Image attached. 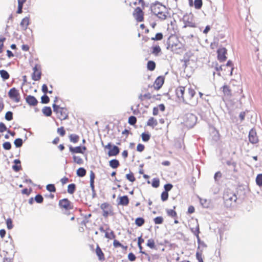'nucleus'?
I'll return each instance as SVG.
<instances>
[{
	"label": "nucleus",
	"mask_w": 262,
	"mask_h": 262,
	"mask_svg": "<svg viewBox=\"0 0 262 262\" xmlns=\"http://www.w3.org/2000/svg\"><path fill=\"white\" fill-rule=\"evenodd\" d=\"M73 161L74 162L79 165L83 164V161L81 157L76 156H73Z\"/></svg>",
	"instance_id": "nucleus-47"
},
{
	"label": "nucleus",
	"mask_w": 262,
	"mask_h": 262,
	"mask_svg": "<svg viewBox=\"0 0 262 262\" xmlns=\"http://www.w3.org/2000/svg\"><path fill=\"white\" fill-rule=\"evenodd\" d=\"M196 120V117L194 114L188 113L183 118V123L187 127H192L195 125Z\"/></svg>",
	"instance_id": "nucleus-7"
},
{
	"label": "nucleus",
	"mask_w": 262,
	"mask_h": 262,
	"mask_svg": "<svg viewBox=\"0 0 262 262\" xmlns=\"http://www.w3.org/2000/svg\"><path fill=\"white\" fill-rule=\"evenodd\" d=\"M145 5L138 6L134 8L133 12V16L137 22H142L144 19V13L143 10L145 9Z\"/></svg>",
	"instance_id": "nucleus-6"
},
{
	"label": "nucleus",
	"mask_w": 262,
	"mask_h": 262,
	"mask_svg": "<svg viewBox=\"0 0 262 262\" xmlns=\"http://www.w3.org/2000/svg\"><path fill=\"white\" fill-rule=\"evenodd\" d=\"M167 49L177 54L185 50V46L181 42L179 37L175 35H171L167 39Z\"/></svg>",
	"instance_id": "nucleus-2"
},
{
	"label": "nucleus",
	"mask_w": 262,
	"mask_h": 262,
	"mask_svg": "<svg viewBox=\"0 0 262 262\" xmlns=\"http://www.w3.org/2000/svg\"><path fill=\"white\" fill-rule=\"evenodd\" d=\"M58 206L61 210L69 211L73 209V203L67 198L61 199L58 202Z\"/></svg>",
	"instance_id": "nucleus-8"
},
{
	"label": "nucleus",
	"mask_w": 262,
	"mask_h": 262,
	"mask_svg": "<svg viewBox=\"0 0 262 262\" xmlns=\"http://www.w3.org/2000/svg\"><path fill=\"white\" fill-rule=\"evenodd\" d=\"M147 68L150 71H154L156 68V63L152 60L148 61L147 64Z\"/></svg>",
	"instance_id": "nucleus-40"
},
{
	"label": "nucleus",
	"mask_w": 262,
	"mask_h": 262,
	"mask_svg": "<svg viewBox=\"0 0 262 262\" xmlns=\"http://www.w3.org/2000/svg\"><path fill=\"white\" fill-rule=\"evenodd\" d=\"M164 77L163 76H158L154 83V87L155 90H159L163 85L164 82Z\"/></svg>",
	"instance_id": "nucleus-18"
},
{
	"label": "nucleus",
	"mask_w": 262,
	"mask_h": 262,
	"mask_svg": "<svg viewBox=\"0 0 262 262\" xmlns=\"http://www.w3.org/2000/svg\"><path fill=\"white\" fill-rule=\"evenodd\" d=\"M161 52V49L160 46H156L152 47L151 53L155 56H158Z\"/></svg>",
	"instance_id": "nucleus-37"
},
{
	"label": "nucleus",
	"mask_w": 262,
	"mask_h": 262,
	"mask_svg": "<svg viewBox=\"0 0 262 262\" xmlns=\"http://www.w3.org/2000/svg\"><path fill=\"white\" fill-rule=\"evenodd\" d=\"M163 35L162 33H158L156 34L155 36L151 38L152 40H161L163 39Z\"/></svg>",
	"instance_id": "nucleus-52"
},
{
	"label": "nucleus",
	"mask_w": 262,
	"mask_h": 262,
	"mask_svg": "<svg viewBox=\"0 0 262 262\" xmlns=\"http://www.w3.org/2000/svg\"><path fill=\"white\" fill-rule=\"evenodd\" d=\"M23 140L20 138H17L15 140L14 143L16 147H21L23 145Z\"/></svg>",
	"instance_id": "nucleus-56"
},
{
	"label": "nucleus",
	"mask_w": 262,
	"mask_h": 262,
	"mask_svg": "<svg viewBox=\"0 0 262 262\" xmlns=\"http://www.w3.org/2000/svg\"><path fill=\"white\" fill-rule=\"evenodd\" d=\"M118 204L122 206H127L129 204V199L127 195H124L119 198Z\"/></svg>",
	"instance_id": "nucleus-26"
},
{
	"label": "nucleus",
	"mask_w": 262,
	"mask_h": 262,
	"mask_svg": "<svg viewBox=\"0 0 262 262\" xmlns=\"http://www.w3.org/2000/svg\"><path fill=\"white\" fill-rule=\"evenodd\" d=\"M57 132L61 137H63L66 135V131L63 126L58 128Z\"/></svg>",
	"instance_id": "nucleus-55"
},
{
	"label": "nucleus",
	"mask_w": 262,
	"mask_h": 262,
	"mask_svg": "<svg viewBox=\"0 0 262 262\" xmlns=\"http://www.w3.org/2000/svg\"><path fill=\"white\" fill-rule=\"evenodd\" d=\"M27 103L30 106H36L38 103L37 100L35 97L31 95H28L26 97Z\"/></svg>",
	"instance_id": "nucleus-22"
},
{
	"label": "nucleus",
	"mask_w": 262,
	"mask_h": 262,
	"mask_svg": "<svg viewBox=\"0 0 262 262\" xmlns=\"http://www.w3.org/2000/svg\"><path fill=\"white\" fill-rule=\"evenodd\" d=\"M100 208L102 210V215L104 217H107L108 215H113V207L107 202L101 204Z\"/></svg>",
	"instance_id": "nucleus-11"
},
{
	"label": "nucleus",
	"mask_w": 262,
	"mask_h": 262,
	"mask_svg": "<svg viewBox=\"0 0 262 262\" xmlns=\"http://www.w3.org/2000/svg\"><path fill=\"white\" fill-rule=\"evenodd\" d=\"M125 177L129 182H134L136 181V178L134 176V173L132 172H130L125 175Z\"/></svg>",
	"instance_id": "nucleus-43"
},
{
	"label": "nucleus",
	"mask_w": 262,
	"mask_h": 262,
	"mask_svg": "<svg viewBox=\"0 0 262 262\" xmlns=\"http://www.w3.org/2000/svg\"><path fill=\"white\" fill-rule=\"evenodd\" d=\"M15 165L13 166V169L15 171H18L21 169L20 161L19 160L16 159L14 160Z\"/></svg>",
	"instance_id": "nucleus-38"
},
{
	"label": "nucleus",
	"mask_w": 262,
	"mask_h": 262,
	"mask_svg": "<svg viewBox=\"0 0 262 262\" xmlns=\"http://www.w3.org/2000/svg\"><path fill=\"white\" fill-rule=\"evenodd\" d=\"M126 5L131 8H135L138 6L145 5L144 0H124Z\"/></svg>",
	"instance_id": "nucleus-16"
},
{
	"label": "nucleus",
	"mask_w": 262,
	"mask_h": 262,
	"mask_svg": "<svg viewBox=\"0 0 262 262\" xmlns=\"http://www.w3.org/2000/svg\"><path fill=\"white\" fill-rule=\"evenodd\" d=\"M30 23L29 17H25L24 18L20 24V27L23 30H26Z\"/></svg>",
	"instance_id": "nucleus-25"
},
{
	"label": "nucleus",
	"mask_w": 262,
	"mask_h": 262,
	"mask_svg": "<svg viewBox=\"0 0 262 262\" xmlns=\"http://www.w3.org/2000/svg\"><path fill=\"white\" fill-rule=\"evenodd\" d=\"M3 148L6 150H9L11 148V144L9 142H6L3 144Z\"/></svg>",
	"instance_id": "nucleus-63"
},
{
	"label": "nucleus",
	"mask_w": 262,
	"mask_h": 262,
	"mask_svg": "<svg viewBox=\"0 0 262 262\" xmlns=\"http://www.w3.org/2000/svg\"><path fill=\"white\" fill-rule=\"evenodd\" d=\"M141 138L144 142H147L150 138V135L148 133H143L141 134Z\"/></svg>",
	"instance_id": "nucleus-45"
},
{
	"label": "nucleus",
	"mask_w": 262,
	"mask_h": 262,
	"mask_svg": "<svg viewBox=\"0 0 262 262\" xmlns=\"http://www.w3.org/2000/svg\"><path fill=\"white\" fill-rule=\"evenodd\" d=\"M158 125V121L154 117H150L146 122V125L154 127Z\"/></svg>",
	"instance_id": "nucleus-30"
},
{
	"label": "nucleus",
	"mask_w": 262,
	"mask_h": 262,
	"mask_svg": "<svg viewBox=\"0 0 262 262\" xmlns=\"http://www.w3.org/2000/svg\"><path fill=\"white\" fill-rule=\"evenodd\" d=\"M69 150L72 153H80L83 154L84 151L86 150V148L85 146H76L73 147L71 146L69 147Z\"/></svg>",
	"instance_id": "nucleus-20"
},
{
	"label": "nucleus",
	"mask_w": 262,
	"mask_h": 262,
	"mask_svg": "<svg viewBox=\"0 0 262 262\" xmlns=\"http://www.w3.org/2000/svg\"><path fill=\"white\" fill-rule=\"evenodd\" d=\"M248 116L251 117L250 121L252 123H255L256 121L257 114L253 111L248 112Z\"/></svg>",
	"instance_id": "nucleus-36"
},
{
	"label": "nucleus",
	"mask_w": 262,
	"mask_h": 262,
	"mask_svg": "<svg viewBox=\"0 0 262 262\" xmlns=\"http://www.w3.org/2000/svg\"><path fill=\"white\" fill-rule=\"evenodd\" d=\"M236 196L231 191L226 190L224 192L223 199L225 204L227 206H230L233 201H235Z\"/></svg>",
	"instance_id": "nucleus-10"
},
{
	"label": "nucleus",
	"mask_w": 262,
	"mask_h": 262,
	"mask_svg": "<svg viewBox=\"0 0 262 262\" xmlns=\"http://www.w3.org/2000/svg\"><path fill=\"white\" fill-rule=\"evenodd\" d=\"M151 185L154 188H158L160 186V180L159 178H154L152 180Z\"/></svg>",
	"instance_id": "nucleus-46"
},
{
	"label": "nucleus",
	"mask_w": 262,
	"mask_h": 262,
	"mask_svg": "<svg viewBox=\"0 0 262 262\" xmlns=\"http://www.w3.org/2000/svg\"><path fill=\"white\" fill-rule=\"evenodd\" d=\"M76 190V185L74 183L70 184L68 186V192L69 194H72Z\"/></svg>",
	"instance_id": "nucleus-39"
},
{
	"label": "nucleus",
	"mask_w": 262,
	"mask_h": 262,
	"mask_svg": "<svg viewBox=\"0 0 262 262\" xmlns=\"http://www.w3.org/2000/svg\"><path fill=\"white\" fill-rule=\"evenodd\" d=\"M6 224L9 229H11L13 228V223L11 219L9 218L6 220Z\"/></svg>",
	"instance_id": "nucleus-62"
},
{
	"label": "nucleus",
	"mask_w": 262,
	"mask_h": 262,
	"mask_svg": "<svg viewBox=\"0 0 262 262\" xmlns=\"http://www.w3.org/2000/svg\"><path fill=\"white\" fill-rule=\"evenodd\" d=\"M145 223V220L143 217H137L135 220V224L138 226L141 227Z\"/></svg>",
	"instance_id": "nucleus-42"
},
{
	"label": "nucleus",
	"mask_w": 262,
	"mask_h": 262,
	"mask_svg": "<svg viewBox=\"0 0 262 262\" xmlns=\"http://www.w3.org/2000/svg\"><path fill=\"white\" fill-rule=\"evenodd\" d=\"M5 118L8 121H11L13 119V113L11 112H7L5 114Z\"/></svg>",
	"instance_id": "nucleus-58"
},
{
	"label": "nucleus",
	"mask_w": 262,
	"mask_h": 262,
	"mask_svg": "<svg viewBox=\"0 0 262 262\" xmlns=\"http://www.w3.org/2000/svg\"><path fill=\"white\" fill-rule=\"evenodd\" d=\"M145 149V146L141 143L137 145V150L139 152H142Z\"/></svg>",
	"instance_id": "nucleus-64"
},
{
	"label": "nucleus",
	"mask_w": 262,
	"mask_h": 262,
	"mask_svg": "<svg viewBox=\"0 0 262 262\" xmlns=\"http://www.w3.org/2000/svg\"><path fill=\"white\" fill-rule=\"evenodd\" d=\"M176 207L175 206H174L172 209H166L165 211L167 215L172 219L176 218L177 215H178V213L176 210Z\"/></svg>",
	"instance_id": "nucleus-23"
},
{
	"label": "nucleus",
	"mask_w": 262,
	"mask_h": 262,
	"mask_svg": "<svg viewBox=\"0 0 262 262\" xmlns=\"http://www.w3.org/2000/svg\"><path fill=\"white\" fill-rule=\"evenodd\" d=\"M41 76V66L36 64L33 68V73L32 74V79L34 81H38L40 79Z\"/></svg>",
	"instance_id": "nucleus-13"
},
{
	"label": "nucleus",
	"mask_w": 262,
	"mask_h": 262,
	"mask_svg": "<svg viewBox=\"0 0 262 262\" xmlns=\"http://www.w3.org/2000/svg\"><path fill=\"white\" fill-rule=\"evenodd\" d=\"M49 102H50V99H49V97L47 95H45L41 97V102L42 103L47 104V103H48Z\"/></svg>",
	"instance_id": "nucleus-57"
},
{
	"label": "nucleus",
	"mask_w": 262,
	"mask_h": 262,
	"mask_svg": "<svg viewBox=\"0 0 262 262\" xmlns=\"http://www.w3.org/2000/svg\"><path fill=\"white\" fill-rule=\"evenodd\" d=\"M164 220L162 216H157L154 219L155 224H161L163 223Z\"/></svg>",
	"instance_id": "nucleus-53"
},
{
	"label": "nucleus",
	"mask_w": 262,
	"mask_h": 262,
	"mask_svg": "<svg viewBox=\"0 0 262 262\" xmlns=\"http://www.w3.org/2000/svg\"><path fill=\"white\" fill-rule=\"evenodd\" d=\"M151 12L161 20H164L170 17L168 8L159 2H156L151 5Z\"/></svg>",
	"instance_id": "nucleus-3"
},
{
	"label": "nucleus",
	"mask_w": 262,
	"mask_h": 262,
	"mask_svg": "<svg viewBox=\"0 0 262 262\" xmlns=\"http://www.w3.org/2000/svg\"><path fill=\"white\" fill-rule=\"evenodd\" d=\"M0 75L4 81L8 80L10 78L9 74L5 70H0Z\"/></svg>",
	"instance_id": "nucleus-32"
},
{
	"label": "nucleus",
	"mask_w": 262,
	"mask_h": 262,
	"mask_svg": "<svg viewBox=\"0 0 262 262\" xmlns=\"http://www.w3.org/2000/svg\"><path fill=\"white\" fill-rule=\"evenodd\" d=\"M43 114L47 117L51 116L52 115V110L49 106H45L42 108Z\"/></svg>",
	"instance_id": "nucleus-35"
},
{
	"label": "nucleus",
	"mask_w": 262,
	"mask_h": 262,
	"mask_svg": "<svg viewBox=\"0 0 262 262\" xmlns=\"http://www.w3.org/2000/svg\"><path fill=\"white\" fill-rule=\"evenodd\" d=\"M53 108L54 112L59 119L62 121L68 119L69 112L67 108L61 107L58 105L53 104Z\"/></svg>",
	"instance_id": "nucleus-5"
},
{
	"label": "nucleus",
	"mask_w": 262,
	"mask_h": 262,
	"mask_svg": "<svg viewBox=\"0 0 262 262\" xmlns=\"http://www.w3.org/2000/svg\"><path fill=\"white\" fill-rule=\"evenodd\" d=\"M169 197L168 192L163 191L161 194V200L163 202L167 201Z\"/></svg>",
	"instance_id": "nucleus-49"
},
{
	"label": "nucleus",
	"mask_w": 262,
	"mask_h": 262,
	"mask_svg": "<svg viewBox=\"0 0 262 262\" xmlns=\"http://www.w3.org/2000/svg\"><path fill=\"white\" fill-rule=\"evenodd\" d=\"M189 226L191 232L198 237L199 238L200 229L199 224L197 220H192L189 222Z\"/></svg>",
	"instance_id": "nucleus-12"
},
{
	"label": "nucleus",
	"mask_w": 262,
	"mask_h": 262,
	"mask_svg": "<svg viewBox=\"0 0 262 262\" xmlns=\"http://www.w3.org/2000/svg\"><path fill=\"white\" fill-rule=\"evenodd\" d=\"M256 182L259 186H262V174H258L256 178Z\"/></svg>",
	"instance_id": "nucleus-54"
},
{
	"label": "nucleus",
	"mask_w": 262,
	"mask_h": 262,
	"mask_svg": "<svg viewBox=\"0 0 262 262\" xmlns=\"http://www.w3.org/2000/svg\"><path fill=\"white\" fill-rule=\"evenodd\" d=\"M105 237L109 239H114L116 237V235L113 230L108 228L105 232Z\"/></svg>",
	"instance_id": "nucleus-28"
},
{
	"label": "nucleus",
	"mask_w": 262,
	"mask_h": 262,
	"mask_svg": "<svg viewBox=\"0 0 262 262\" xmlns=\"http://www.w3.org/2000/svg\"><path fill=\"white\" fill-rule=\"evenodd\" d=\"M217 59L221 61H225L227 59L226 54L227 53V50L225 48H221L217 50Z\"/></svg>",
	"instance_id": "nucleus-17"
},
{
	"label": "nucleus",
	"mask_w": 262,
	"mask_h": 262,
	"mask_svg": "<svg viewBox=\"0 0 262 262\" xmlns=\"http://www.w3.org/2000/svg\"><path fill=\"white\" fill-rule=\"evenodd\" d=\"M128 122L130 125H134L137 122V118L134 116L129 117Z\"/></svg>",
	"instance_id": "nucleus-51"
},
{
	"label": "nucleus",
	"mask_w": 262,
	"mask_h": 262,
	"mask_svg": "<svg viewBox=\"0 0 262 262\" xmlns=\"http://www.w3.org/2000/svg\"><path fill=\"white\" fill-rule=\"evenodd\" d=\"M8 95L12 101L15 103H18L21 99L19 90L15 88L10 89L8 93Z\"/></svg>",
	"instance_id": "nucleus-9"
},
{
	"label": "nucleus",
	"mask_w": 262,
	"mask_h": 262,
	"mask_svg": "<svg viewBox=\"0 0 262 262\" xmlns=\"http://www.w3.org/2000/svg\"><path fill=\"white\" fill-rule=\"evenodd\" d=\"M249 142L252 144H255L258 142V139L257 134L255 130L252 129L249 133Z\"/></svg>",
	"instance_id": "nucleus-19"
},
{
	"label": "nucleus",
	"mask_w": 262,
	"mask_h": 262,
	"mask_svg": "<svg viewBox=\"0 0 262 262\" xmlns=\"http://www.w3.org/2000/svg\"><path fill=\"white\" fill-rule=\"evenodd\" d=\"M176 94L179 99L186 104L191 106L198 104V98L195 97L196 92L191 86L187 89L186 86H179L176 89Z\"/></svg>",
	"instance_id": "nucleus-1"
},
{
	"label": "nucleus",
	"mask_w": 262,
	"mask_h": 262,
	"mask_svg": "<svg viewBox=\"0 0 262 262\" xmlns=\"http://www.w3.org/2000/svg\"><path fill=\"white\" fill-rule=\"evenodd\" d=\"M212 67L218 72L219 76H231L233 70V64L231 61L229 60L226 64L219 66L217 62L212 63Z\"/></svg>",
	"instance_id": "nucleus-4"
},
{
	"label": "nucleus",
	"mask_w": 262,
	"mask_h": 262,
	"mask_svg": "<svg viewBox=\"0 0 262 262\" xmlns=\"http://www.w3.org/2000/svg\"><path fill=\"white\" fill-rule=\"evenodd\" d=\"M104 147L105 149H109L107 154L110 157L116 156L120 152L119 148L116 145H112L111 143H108Z\"/></svg>",
	"instance_id": "nucleus-14"
},
{
	"label": "nucleus",
	"mask_w": 262,
	"mask_h": 262,
	"mask_svg": "<svg viewBox=\"0 0 262 262\" xmlns=\"http://www.w3.org/2000/svg\"><path fill=\"white\" fill-rule=\"evenodd\" d=\"M173 188V185L171 184H166L164 186V191L168 192Z\"/></svg>",
	"instance_id": "nucleus-60"
},
{
	"label": "nucleus",
	"mask_w": 262,
	"mask_h": 262,
	"mask_svg": "<svg viewBox=\"0 0 262 262\" xmlns=\"http://www.w3.org/2000/svg\"><path fill=\"white\" fill-rule=\"evenodd\" d=\"M24 4H23V2H19V4H18V9L17 10V13L20 14L23 12V7Z\"/></svg>",
	"instance_id": "nucleus-61"
},
{
	"label": "nucleus",
	"mask_w": 262,
	"mask_h": 262,
	"mask_svg": "<svg viewBox=\"0 0 262 262\" xmlns=\"http://www.w3.org/2000/svg\"><path fill=\"white\" fill-rule=\"evenodd\" d=\"M151 95L149 93H147L144 94H140L139 96V99L140 101L142 102V104H144V102L150 100L151 98Z\"/></svg>",
	"instance_id": "nucleus-27"
},
{
	"label": "nucleus",
	"mask_w": 262,
	"mask_h": 262,
	"mask_svg": "<svg viewBox=\"0 0 262 262\" xmlns=\"http://www.w3.org/2000/svg\"><path fill=\"white\" fill-rule=\"evenodd\" d=\"M35 200L37 203H41L43 202V198L40 194H37L35 197Z\"/></svg>",
	"instance_id": "nucleus-59"
},
{
	"label": "nucleus",
	"mask_w": 262,
	"mask_h": 262,
	"mask_svg": "<svg viewBox=\"0 0 262 262\" xmlns=\"http://www.w3.org/2000/svg\"><path fill=\"white\" fill-rule=\"evenodd\" d=\"M203 5L202 0H194V6L195 9H200L201 8Z\"/></svg>",
	"instance_id": "nucleus-48"
},
{
	"label": "nucleus",
	"mask_w": 262,
	"mask_h": 262,
	"mask_svg": "<svg viewBox=\"0 0 262 262\" xmlns=\"http://www.w3.org/2000/svg\"><path fill=\"white\" fill-rule=\"evenodd\" d=\"M109 165L112 168L116 169L120 166V163L118 160L113 159L109 161Z\"/></svg>",
	"instance_id": "nucleus-31"
},
{
	"label": "nucleus",
	"mask_w": 262,
	"mask_h": 262,
	"mask_svg": "<svg viewBox=\"0 0 262 262\" xmlns=\"http://www.w3.org/2000/svg\"><path fill=\"white\" fill-rule=\"evenodd\" d=\"M146 246L151 249H155L156 245L154 239L152 238L149 239L146 243Z\"/></svg>",
	"instance_id": "nucleus-44"
},
{
	"label": "nucleus",
	"mask_w": 262,
	"mask_h": 262,
	"mask_svg": "<svg viewBox=\"0 0 262 262\" xmlns=\"http://www.w3.org/2000/svg\"><path fill=\"white\" fill-rule=\"evenodd\" d=\"M176 149L179 151L181 150H185V146L183 141H178L176 142L174 145Z\"/></svg>",
	"instance_id": "nucleus-29"
},
{
	"label": "nucleus",
	"mask_w": 262,
	"mask_h": 262,
	"mask_svg": "<svg viewBox=\"0 0 262 262\" xmlns=\"http://www.w3.org/2000/svg\"><path fill=\"white\" fill-rule=\"evenodd\" d=\"M77 175L80 177H83L86 174V170L84 168L80 167L77 170Z\"/></svg>",
	"instance_id": "nucleus-41"
},
{
	"label": "nucleus",
	"mask_w": 262,
	"mask_h": 262,
	"mask_svg": "<svg viewBox=\"0 0 262 262\" xmlns=\"http://www.w3.org/2000/svg\"><path fill=\"white\" fill-rule=\"evenodd\" d=\"M184 27L195 28V23L193 21V16L190 15H186L183 17Z\"/></svg>",
	"instance_id": "nucleus-15"
},
{
	"label": "nucleus",
	"mask_w": 262,
	"mask_h": 262,
	"mask_svg": "<svg viewBox=\"0 0 262 262\" xmlns=\"http://www.w3.org/2000/svg\"><path fill=\"white\" fill-rule=\"evenodd\" d=\"M95 252L100 260L103 261L105 260L104 254L98 244L97 245Z\"/></svg>",
	"instance_id": "nucleus-24"
},
{
	"label": "nucleus",
	"mask_w": 262,
	"mask_h": 262,
	"mask_svg": "<svg viewBox=\"0 0 262 262\" xmlns=\"http://www.w3.org/2000/svg\"><path fill=\"white\" fill-rule=\"evenodd\" d=\"M79 136L76 134H71L69 136V139L71 142L73 143H77L79 140Z\"/></svg>",
	"instance_id": "nucleus-34"
},
{
	"label": "nucleus",
	"mask_w": 262,
	"mask_h": 262,
	"mask_svg": "<svg viewBox=\"0 0 262 262\" xmlns=\"http://www.w3.org/2000/svg\"><path fill=\"white\" fill-rule=\"evenodd\" d=\"M221 89L222 90V92L223 93V95L226 97H230L232 95V91L230 88V86L225 84L222 88Z\"/></svg>",
	"instance_id": "nucleus-21"
},
{
	"label": "nucleus",
	"mask_w": 262,
	"mask_h": 262,
	"mask_svg": "<svg viewBox=\"0 0 262 262\" xmlns=\"http://www.w3.org/2000/svg\"><path fill=\"white\" fill-rule=\"evenodd\" d=\"M47 190L51 192H55L56 191V187L54 184H48L46 186Z\"/></svg>",
	"instance_id": "nucleus-50"
},
{
	"label": "nucleus",
	"mask_w": 262,
	"mask_h": 262,
	"mask_svg": "<svg viewBox=\"0 0 262 262\" xmlns=\"http://www.w3.org/2000/svg\"><path fill=\"white\" fill-rule=\"evenodd\" d=\"M113 246L114 248H117L118 247L122 248L123 250H126L127 249V246H124L121 244L118 241L114 239L113 242Z\"/></svg>",
	"instance_id": "nucleus-33"
}]
</instances>
